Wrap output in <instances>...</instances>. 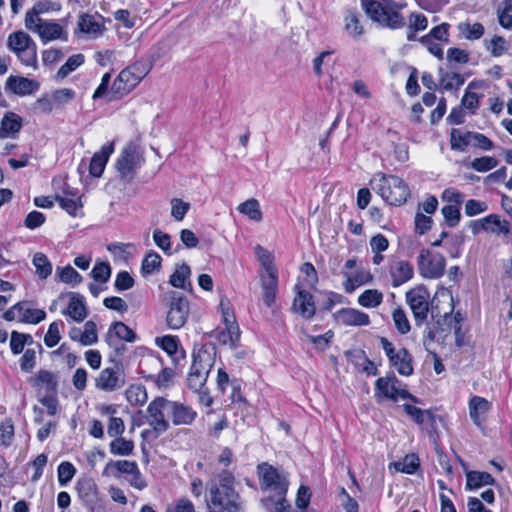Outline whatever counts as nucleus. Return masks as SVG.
Wrapping results in <instances>:
<instances>
[{
    "label": "nucleus",
    "mask_w": 512,
    "mask_h": 512,
    "mask_svg": "<svg viewBox=\"0 0 512 512\" xmlns=\"http://www.w3.org/2000/svg\"><path fill=\"white\" fill-rule=\"evenodd\" d=\"M360 4L366 16L382 28L398 30L407 24L406 18L401 13L407 6L404 1L360 0Z\"/></svg>",
    "instance_id": "obj_1"
},
{
    "label": "nucleus",
    "mask_w": 512,
    "mask_h": 512,
    "mask_svg": "<svg viewBox=\"0 0 512 512\" xmlns=\"http://www.w3.org/2000/svg\"><path fill=\"white\" fill-rule=\"evenodd\" d=\"M233 476L227 471L208 483L209 498L207 504L211 512H234L237 495L232 487Z\"/></svg>",
    "instance_id": "obj_2"
},
{
    "label": "nucleus",
    "mask_w": 512,
    "mask_h": 512,
    "mask_svg": "<svg viewBox=\"0 0 512 512\" xmlns=\"http://www.w3.org/2000/svg\"><path fill=\"white\" fill-rule=\"evenodd\" d=\"M373 189L389 204L401 205L410 195L407 184L399 177L378 173L372 180Z\"/></svg>",
    "instance_id": "obj_3"
},
{
    "label": "nucleus",
    "mask_w": 512,
    "mask_h": 512,
    "mask_svg": "<svg viewBox=\"0 0 512 512\" xmlns=\"http://www.w3.org/2000/svg\"><path fill=\"white\" fill-rule=\"evenodd\" d=\"M7 48L23 65L36 68L37 46L28 33L22 30L11 33L7 38Z\"/></svg>",
    "instance_id": "obj_4"
},
{
    "label": "nucleus",
    "mask_w": 512,
    "mask_h": 512,
    "mask_svg": "<svg viewBox=\"0 0 512 512\" xmlns=\"http://www.w3.org/2000/svg\"><path fill=\"white\" fill-rule=\"evenodd\" d=\"M213 364L214 355L207 349L201 348L193 353V362L187 376V385L192 391H201L207 381Z\"/></svg>",
    "instance_id": "obj_5"
},
{
    "label": "nucleus",
    "mask_w": 512,
    "mask_h": 512,
    "mask_svg": "<svg viewBox=\"0 0 512 512\" xmlns=\"http://www.w3.org/2000/svg\"><path fill=\"white\" fill-rule=\"evenodd\" d=\"M375 399L378 403L385 399L393 402H397L399 399H410L415 403L417 402V398L406 390L394 374L376 380Z\"/></svg>",
    "instance_id": "obj_6"
},
{
    "label": "nucleus",
    "mask_w": 512,
    "mask_h": 512,
    "mask_svg": "<svg viewBox=\"0 0 512 512\" xmlns=\"http://www.w3.org/2000/svg\"><path fill=\"white\" fill-rule=\"evenodd\" d=\"M169 298L166 322L170 329L177 330L182 328L187 322L189 316L188 299L175 291L167 293Z\"/></svg>",
    "instance_id": "obj_7"
},
{
    "label": "nucleus",
    "mask_w": 512,
    "mask_h": 512,
    "mask_svg": "<svg viewBox=\"0 0 512 512\" xmlns=\"http://www.w3.org/2000/svg\"><path fill=\"white\" fill-rule=\"evenodd\" d=\"M143 163L144 158L139 148L128 145L122 150L116 162V169L121 179L131 181Z\"/></svg>",
    "instance_id": "obj_8"
},
{
    "label": "nucleus",
    "mask_w": 512,
    "mask_h": 512,
    "mask_svg": "<svg viewBox=\"0 0 512 512\" xmlns=\"http://www.w3.org/2000/svg\"><path fill=\"white\" fill-rule=\"evenodd\" d=\"M258 473L262 487L273 496H285L288 490L287 477L275 467L262 463L258 465Z\"/></svg>",
    "instance_id": "obj_9"
},
{
    "label": "nucleus",
    "mask_w": 512,
    "mask_h": 512,
    "mask_svg": "<svg viewBox=\"0 0 512 512\" xmlns=\"http://www.w3.org/2000/svg\"><path fill=\"white\" fill-rule=\"evenodd\" d=\"M145 73L137 65L123 69L111 86L112 99H120L130 93L142 80Z\"/></svg>",
    "instance_id": "obj_10"
},
{
    "label": "nucleus",
    "mask_w": 512,
    "mask_h": 512,
    "mask_svg": "<svg viewBox=\"0 0 512 512\" xmlns=\"http://www.w3.org/2000/svg\"><path fill=\"white\" fill-rule=\"evenodd\" d=\"M381 347L389 359L391 366L402 376L413 374L412 357L405 348L395 349L394 345L385 337L380 338Z\"/></svg>",
    "instance_id": "obj_11"
},
{
    "label": "nucleus",
    "mask_w": 512,
    "mask_h": 512,
    "mask_svg": "<svg viewBox=\"0 0 512 512\" xmlns=\"http://www.w3.org/2000/svg\"><path fill=\"white\" fill-rule=\"evenodd\" d=\"M169 400L157 397L147 407V422L158 433H164L170 428L166 414L169 415Z\"/></svg>",
    "instance_id": "obj_12"
},
{
    "label": "nucleus",
    "mask_w": 512,
    "mask_h": 512,
    "mask_svg": "<svg viewBox=\"0 0 512 512\" xmlns=\"http://www.w3.org/2000/svg\"><path fill=\"white\" fill-rule=\"evenodd\" d=\"M126 383V377L121 365L114 363L104 368L95 379V387L104 392L121 389Z\"/></svg>",
    "instance_id": "obj_13"
},
{
    "label": "nucleus",
    "mask_w": 512,
    "mask_h": 512,
    "mask_svg": "<svg viewBox=\"0 0 512 512\" xmlns=\"http://www.w3.org/2000/svg\"><path fill=\"white\" fill-rule=\"evenodd\" d=\"M446 261L441 254H432L428 249H422L418 256V268L424 278L438 279L445 271Z\"/></svg>",
    "instance_id": "obj_14"
},
{
    "label": "nucleus",
    "mask_w": 512,
    "mask_h": 512,
    "mask_svg": "<svg viewBox=\"0 0 512 512\" xmlns=\"http://www.w3.org/2000/svg\"><path fill=\"white\" fill-rule=\"evenodd\" d=\"M429 294L423 288H415L406 293V301L412 310L416 324H421L426 318L429 310Z\"/></svg>",
    "instance_id": "obj_15"
},
{
    "label": "nucleus",
    "mask_w": 512,
    "mask_h": 512,
    "mask_svg": "<svg viewBox=\"0 0 512 512\" xmlns=\"http://www.w3.org/2000/svg\"><path fill=\"white\" fill-rule=\"evenodd\" d=\"M66 295L69 297V302L67 307L62 310V315L66 316L68 321L83 322L88 315L84 296L76 292H69Z\"/></svg>",
    "instance_id": "obj_16"
},
{
    "label": "nucleus",
    "mask_w": 512,
    "mask_h": 512,
    "mask_svg": "<svg viewBox=\"0 0 512 512\" xmlns=\"http://www.w3.org/2000/svg\"><path fill=\"white\" fill-rule=\"evenodd\" d=\"M334 320L344 326H368L369 315L355 308H342L333 314Z\"/></svg>",
    "instance_id": "obj_17"
},
{
    "label": "nucleus",
    "mask_w": 512,
    "mask_h": 512,
    "mask_svg": "<svg viewBox=\"0 0 512 512\" xmlns=\"http://www.w3.org/2000/svg\"><path fill=\"white\" fill-rule=\"evenodd\" d=\"M39 88L37 81L22 76H9L5 82V91L18 96L31 95Z\"/></svg>",
    "instance_id": "obj_18"
},
{
    "label": "nucleus",
    "mask_w": 512,
    "mask_h": 512,
    "mask_svg": "<svg viewBox=\"0 0 512 512\" xmlns=\"http://www.w3.org/2000/svg\"><path fill=\"white\" fill-rule=\"evenodd\" d=\"M295 291L296 295L292 305L293 311L301 315L303 318H312L316 311L312 294L301 289L299 286H296Z\"/></svg>",
    "instance_id": "obj_19"
},
{
    "label": "nucleus",
    "mask_w": 512,
    "mask_h": 512,
    "mask_svg": "<svg viewBox=\"0 0 512 512\" xmlns=\"http://www.w3.org/2000/svg\"><path fill=\"white\" fill-rule=\"evenodd\" d=\"M168 409L173 424L177 426L191 425L197 416V412L190 406L176 401L169 400Z\"/></svg>",
    "instance_id": "obj_20"
},
{
    "label": "nucleus",
    "mask_w": 512,
    "mask_h": 512,
    "mask_svg": "<svg viewBox=\"0 0 512 512\" xmlns=\"http://www.w3.org/2000/svg\"><path fill=\"white\" fill-rule=\"evenodd\" d=\"M389 274L392 286L399 287L413 277L414 269L408 261L394 260L389 264Z\"/></svg>",
    "instance_id": "obj_21"
},
{
    "label": "nucleus",
    "mask_w": 512,
    "mask_h": 512,
    "mask_svg": "<svg viewBox=\"0 0 512 512\" xmlns=\"http://www.w3.org/2000/svg\"><path fill=\"white\" fill-rule=\"evenodd\" d=\"M23 126L22 118L14 112H6L0 121V139H15Z\"/></svg>",
    "instance_id": "obj_22"
},
{
    "label": "nucleus",
    "mask_w": 512,
    "mask_h": 512,
    "mask_svg": "<svg viewBox=\"0 0 512 512\" xmlns=\"http://www.w3.org/2000/svg\"><path fill=\"white\" fill-rule=\"evenodd\" d=\"M469 416L473 423L481 426L485 420V415L490 411L492 404L481 396H473L468 403Z\"/></svg>",
    "instance_id": "obj_23"
},
{
    "label": "nucleus",
    "mask_w": 512,
    "mask_h": 512,
    "mask_svg": "<svg viewBox=\"0 0 512 512\" xmlns=\"http://www.w3.org/2000/svg\"><path fill=\"white\" fill-rule=\"evenodd\" d=\"M37 34L44 44L54 40L65 42L68 40V33L65 27L53 21H46Z\"/></svg>",
    "instance_id": "obj_24"
},
{
    "label": "nucleus",
    "mask_w": 512,
    "mask_h": 512,
    "mask_svg": "<svg viewBox=\"0 0 512 512\" xmlns=\"http://www.w3.org/2000/svg\"><path fill=\"white\" fill-rule=\"evenodd\" d=\"M137 463L129 460L109 461L103 469L102 475L119 478L121 474L130 475L136 470Z\"/></svg>",
    "instance_id": "obj_25"
},
{
    "label": "nucleus",
    "mask_w": 512,
    "mask_h": 512,
    "mask_svg": "<svg viewBox=\"0 0 512 512\" xmlns=\"http://www.w3.org/2000/svg\"><path fill=\"white\" fill-rule=\"evenodd\" d=\"M113 152V144L104 145L99 152H96L89 165V172L94 177H100L104 171L109 156Z\"/></svg>",
    "instance_id": "obj_26"
},
{
    "label": "nucleus",
    "mask_w": 512,
    "mask_h": 512,
    "mask_svg": "<svg viewBox=\"0 0 512 512\" xmlns=\"http://www.w3.org/2000/svg\"><path fill=\"white\" fill-rule=\"evenodd\" d=\"M113 337L118 339L134 342L136 339V334L123 322H114L105 337L106 342L112 346L114 344Z\"/></svg>",
    "instance_id": "obj_27"
},
{
    "label": "nucleus",
    "mask_w": 512,
    "mask_h": 512,
    "mask_svg": "<svg viewBox=\"0 0 512 512\" xmlns=\"http://www.w3.org/2000/svg\"><path fill=\"white\" fill-rule=\"evenodd\" d=\"M191 269L186 263H182L181 265H178L173 272V274L170 276L169 283L178 289H191Z\"/></svg>",
    "instance_id": "obj_28"
},
{
    "label": "nucleus",
    "mask_w": 512,
    "mask_h": 512,
    "mask_svg": "<svg viewBox=\"0 0 512 512\" xmlns=\"http://www.w3.org/2000/svg\"><path fill=\"white\" fill-rule=\"evenodd\" d=\"M457 30L459 32L460 38L470 40V41H475V40L480 39L485 33L484 26L479 22H474V23L469 22V21L460 22L457 25Z\"/></svg>",
    "instance_id": "obj_29"
},
{
    "label": "nucleus",
    "mask_w": 512,
    "mask_h": 512,
    "mask_svg": "<svg viewBox=\"0 0 512 512\" xmlns=\"http://www.w3.org/2000/svg\"><path fill=\"white\" fill-rule=\"evenodd\" d=\"M346 280L343 283L345 292L352 293L356 288L371 282L372 275L369 271L359 270L354 274H344Z\"/></svg>",
    "instance_id": "obj_30"
},
{
    "label": "nucleus",
    "mask_w": 512,
    "mask_h": 512,
    "mask_svg": "<svg viewBox=\"0 0 512 512\" xmlns=\"http://www.w3.org/2000/svg\"><path fill=\"white\" fill-rule=\"evenodd\" d=\"M483 221L485 232L496 235H506L510 232L509 222L506 220H501L500 217L496 214H490L486 217H483Z\"/></svg>",
    "instance_id": "obj_31"
},
{
    "label": "nucleus",
    "mask_w": 512,
    "mask_h": 512,
    "mask_svg": "<svg viewBox=\"0 0 512 512\" xmlns=\"http://www.w3.org/2000/svg\"><path fill=\"white\" fill-rule=\"evenodd\" d=\"M78 27L81 32L92 37H98L103 32V27L98 19L89 14H83L79 17Z\"/></svg>",
    "instance_id": "obj_32"
},
{
    "label": "nucleus",
    "mask_w": 512,
    "mask_h": 512,
    "mask_svg": "<svg viewBox=\"0 0 512 512\" xmlns=\"http://www.w3.org/2000/svg\"><path fill=\"white\" fill-rule=\"evenodd\" d=\"M56 201L69 215L77 217L82 214L83 204L81 202V197L78 194H73L72 197L57 195Z\"/></svg>",
    "instance_id": "obj_33"
},
{
    "label": "nucleus",
    "mask_w": 512,
    "mask_h": 512,
    "mask_svg": "<svg viewBox=\"0 0 512 512\" xmlns=\"http://www.w3.org/2000/svg\"><path fill=\"white\" fill-rule=\"evenodd\" d=\"M239 213L245 215L247 218L254 222H260L263 214L261 211L260 203L257 199L251 198L237 206Z\"/></svg>",
    "instance_id": "obj_34"
},
{
    "label": "nucleus",
    "mask_w": 512,
    "mask_h": 512,
    "mask_svg": "<svg viewBox=\"0 0 512 512\" xmlns=\"http://www.w3.org/2000/svg\"><path fill=\"white\" fill-rule=\"evenodd\" d=\"M428 27V20L422 13H411L408 18L407 40H415L416 33Z\"/></svg>",
    "instance_id": "obj_35"
},
{
    "label": "nucleus",
    "mask_w": 512,
    "mask_h": 512,
    "mask_svg": "<svg viewBox=\"0 0 512 512\" xmlns=\"http://www.w3.org/2000/svg\"><path fill=\"white\" fill-rule=\"evenodd\" d=\"M22 309L19 311V321L23 323L38 324L46 318V313L42 309L27 307L25 302H19Z\"/></svg>",
    "instance_id": "obj_36"
},
{
    "label": "nucleus",
    "mask_w": 512,
    "mask_h": 512,
    "mask_svg": "<svg viewBox=\"0 0 512 512\" xmlns=\"http://www.w3.org/2000/svg\"><path fill=\"white\" fill-rule=\"evenodd\" d=\"M127 401L133 406H142L148 400L146 388L141 384H133L125 391Z\"/></svg>",
    "instance_id": "obj_37"
},
{
    "label": "nucleus",
    "mask_w": 512,
    "mask_h": 512,
    "mask_svg": "<svg viewBox=\"0 0 512 512\" xmlns=\"http://www.w3.org/2000/svg\"><path fill=\"white\" fill-rule=\"evenodd\" d=\"M357 301L364 308H376L383 301V293L377 289H367L358 296Z\"/></svg>",
    "instance_id": "obj_38"
},
{
    "label": "nucleus",
    "mask_w": 512,
    "mask_h": 512,
    "mask_svg": "<svg viewBox=\"0 0 512 512\" xmlns=\"http://www.w3.org/2000/svg\"><path fill=\"white\" fill-rule=\"evenodd\" d=\"M493 483L494 478L487 472L472 471L467 474L466 487L468 489H478Z\"/></svg>",
    "instance_id": "obj_39"
},
{
    "label": "nucleus",
    "mask_w": 512,
    "mask_h": 512,
    "mask_svg": "<svg viewBox=\"0 0 512 512\" xmlns=\"http://www.w3.org/2000/svg\"><path fill=\"white\" fill-rule=\"evenodd\" d=\"M419 465V458L415 454H408L402 460L392 463L390 467H393L397 472L414 474Z\"/></svg>",
    "instance_id": "obj_40"
},
{
    "label": "nucleus",
    "mask_w": 512,
    "mask_h": 512,
    "mask_svg": "<svg viewBox=\"0 0 512 512\" xmlns=\"http://www.w3.org/2000/svg\"><path fill=\"white\" fill-rule=\"evenodd\" d=\"M56 275L61 282L73 287L82 282V276L70 265L57 267Z\"/></svg>",
    "instance_id": "obj_41"
},
{
    "label": "nucleus",
    "mask_w": 512,
    "mask_h": 512,
    "mask_svg": "<svg viewBox=\"0 0 512 512\" xmlns=\"http://www.w3.org/2000/svg\"><path fill=\"white\" fill-rule=\"evenodd\" d=\"M484 45L486 50L493 57H500L504 55L509 48L508 42L502 37L495 35L489 41L485 40Z\"/></svg>",
    "instance_id": "obj_42"
},
{
    "label": "nucleus",
    "mask_w": 512,
    "mask_h": 512,
    "mask_svg": "<svg viewBox=\"0 0 512 512\" xmlns=\"http://www.w3.org/2000/svg\"><path fill=\"white\" fill-rule=\"evenodd\" d=\"M254 250L255 255L262 267L261 272H273L277 270L274 264V256L270 251H268L261 245H256Z\"/></svg>",
    "instance_id": "obj_43"
},
{
    "label": "nucleus",
    "mask_w": 512,
    "mask_h": 512,
    "mask_svg": "<svg viewBox=\"0 0 512 512\" xmlns=\"http://www.w3.org/2000/svg\"><path fill=\"white\" fill-rule=\"evenodd\" d=\"M115 439L110 443V453L113 455L128 456L134 450V443L131 440H126L120 436L114 437Z\"/></svg>",
    "instance_id": "obj_44"
},
{
    "label": "nucleus",
    "mask_w": 512,
    "mask_h": 512,
    "mask_svg": "<svg viewBox=\"0 0 512 512\" xmlns=\"http://www.w3.org/2000/svg\"><path fill=\"white\" fill-rule=\"evenodd\" d=\"M33 265L36 268V274L41 279H46L52 273V264L47 258V256L43 253H36L33 256Z\"/></svg>",
    "instance_id": "obj_45"
},
{
    "label": "nucleus",
    "mask_w": 512,
    "mask_h": 512,
    "mask_svg": "<svg viewBox=\"0 0 512 512\" xmlns=\"http://www.w3.org/2000/svg\"><path fill=\"white\" fill-rule=\"evenodd\" d=\"M35 385L45 389L47 393H52L56 391L57 381L52 372L41 370L36 376Z\"/></svg>",
    "instance_id": "obj_46"
},
{
    "label": "nucleus",
    "mask_w": 512,
    "mask_h": 512,
    "mask_svg": "<svg viewBox=\"0 0 512 512\" xmlns=\"http://www.w3.org/2000/svg\"><path fill=\"white\" fill-rule=\"evenodd\" d=\"M239 339L240 330L237 323L225 325V329L221 331L219 334V340L223 344H228L231 347H235L239 342Z\"/></svg>",
    "instance_id": "obj_47"
},
{
    "label": "nucleus",
    "mask_w": 512,
    "mask_h": 512,
    "mask_svg": "<svg viewBox=\"0 0 512 512\" xmlns=\"http://www.w3.org/2000/svg\"><path fill=\"white\" fill-rule=\"evenodd\" d=\"M403 409L405 413L418 425L424 424V422L429 419H433V414L429 410H422L416 406L411 404H403Z\"/></svg>",
    "instance_id": "obj_48"
},
{
    "label": "nucleus",
    "mask_w": 512,
    "mask_h": 512,
    "mask_svg": "<svg viewBox=\"0 0 512 512\" xmlns=\"http://www.w3.org/2000/svg\"><path fill=\"white\" fill-rule=\"evenodd\" d=\"M84 63V55L83 54H75L70 56L66 63L63 64L58 72L57 77L59 79L66 78L71 72L76 70L78 67H80Z\"/></svg>",
    "instance_id": "obj_49"
},
{
    "label": "nucleus",
    "mask_w": 512,
    "mask_h": 512,
    "mask_svg": "<svg viewBox=\"0 0 512 512\" xmlns=\"http://www.w3.org/2000/svg\"><path fill=\"white\" fill-rule=\"evenodd\" d=\"M345 30L352 38H358L364 33L363 26L355 12H349L345 16Z\"/></svg>",
    "instance_id": "obj_50"
},
{
    "label": "nucleus",
    "mask_w": 512,
    "mask_h": 512,
    "mask_svg": "<svg viewBox=\"0 0 512 512\" xmlns=\"http://www.w3.org/2000/svg\"><path fill=\"white\" fill-rule=\"evenodd\" d=\"M63 326V322L61 320L52 322L48 330L44 336V343L47 347L52 348L56 346L60 340V328Z\"/></svg>",
    "instance_id": "obj_51"
},
{
    "label": "nucleus",
    "mask_w": 512,
    "mask_h": 512,
    "mask_svg": "<svg viewBox=\"0 0 512 512\" xmlns=\"http://www.w3.org/2000/svg\"><path fill=\"white\" fill-rule=\"evenodd\" d=\"M499 24L505 29L512 28V0H503L498 9Z\"/></svg>",
    "instance_id": "obj_52"
},
{
    "label": "nucleus",
    "mask_w": 512,
    "mask_h": 512,
    "mask_svg": "<svg viewBox=\"0 0 512 512\" xmlns=\"http://www.w3.org/2000/svg\"><path fill=\"white\" fill-rule=\"evenodd\" d=\"M498 165L497 159L491 156H483L480 158H475L470 163V167L477 172H487L492 170Z\"/></svg>",
    "instance_id": "obj_53"
},
{
    "label": "nucleus",
    "mask_w": 512,
    "mask_h": 512,
    "mask_svg": "<svg viewBox=\"0 0 512 512\" xmlns=\"http://www.w3.org/2000/svg\"><path fill=\"white\" fill-rule=\"evenodd\" d=\"M392 318L397 331L405 335L410 331V322L403 309L397 308L392 313Z\"/></svg>",
    "instance_id": "obj_54"
},
{
    "label": "nucleus",
    "mask_w": 512,
    "mask_h": 512,
    "mask_svg": "<svg viewBox=\"0 0 512 512\" xmlns=\"http://www.w3.org/2000/svg\"><path fill=\"white\" fill-rule=\"evenodd\" d=\"M161 265V257L156 252L148 253L142 261L141 271L143 275H149Z\"/></svg>",
    "instance_id": "obj_55"
},
{
    "label": "nucleus",
    "mask_w": 512,
    "mask_h": 512,
    "mask_svg": "<svg viewBox=\"0 0 512 512\" xmlns=\"http://www.w3.org/2000/svg\"><path fill=\"white\" fill-rule=\"evenodd\" d=\"M171 205V216L176 221H182L190 209V204L188 202H184L180 198H172L170 201Z\"/></svg>",
    "instance_id": "obj_56"
},
{
    "label": "nucleus",
    "mask_w": 512,
    "mask_h": 512,
    "mask_svg": "<svg viewBox=\"0 0 512 512\" xmlns=\"http://www.w3.org/2000/svg\"><path fill=\"white\" fill-rule=\"evenodd\" d=\"M24 23L29 31L37 34L46 21L40 18V15L35 13L32 9H29L25 14Z\"/></svg>",
    "instance_id": "obj_57"
},
{
    "label": "nucleus",
    "mask_w": 512,
    "mask_h": 512,
    "mask_svg": "<svg viewBox=\"0 0 512 512\" xmlns=\"http://www.w3.org/2000/svg\"><path fill=\"white\" fill-rule=\"evenodd\" d=\"M76 473L72 463L64 461L58 466V481L61 486L67 485Z\"/></svg>",
    "instance_id": "obj_58"
},
{
    "label": "nucleus",
    "mask_w": 512,
    "mask_h": 512,
    "mask_svg": "<svg viewBox=\"0 0 512 512\" xmlns=\"http://www.w3.org/2000/svg\"><path fill=\"white\" fill-rule=\"evenodd\" d=\"M441 213L450 227H455L460 221V208L457 205L448 204L442 207Z\"/></svg>",
    "instance_id": "obj_59"
},
{
    "label": "nucleus",
    "mask_w": 512,
    "mask_h": 512,
    "mask_svg": "<svg viewBox=\"0 0 512 512\" xmlns=\"http://www.w3.org/2000/svg\"><path fill=\"white\" fill-rule=\"evenodd\" d=\"M464 83V78L458 73H445L440 78V85L444 90L459 88Z\"/></svg>",
    "instance_id": "obj_60"
},
{
    "label": "nucleus",
    "mask_w": 512,
    "mask_h": 512,
    "mask_svg": "<svg viewBox=\"0 0 512 512\" xmlns=\"http://www.w3.org/2000/svg\"><path fill=\"white\" fill-rule=\"evenodd\" d=\"M153 240L155 244L163 250L164 253L171 255L173 253L172 251V245H171V237L169 234L156 229L153 232Z\"/></svg>",
    "instance_id": "obj_61"
},
{
    "label": "nucleus",
    "mask_w": 512,
    "mask_h": 512,
    "mask_svg": "<svg viewBox=\"0 0 512 512\" xmlns=\"http://www.w3.org/2000/svg\"><path fill=\"white\" fill-rule=\"evenodd\" d=\"M14 437V425L11 419H6L0 424V445L8 447Z\"/></svg>",
    "instance_id": "obj_62"
},
{
    "label": "nucleus",
    "mask_w": 512,
    "mask_h": 512,
    "mask_svg": "<svg viewBox=\"0 0 512 512\" xmlns=\"http://www.w3.org/2000/svg\"><path fill=\"white\" fill-rule=\"evenodd\" d=\"M450 143L453 150L463 151L471 143V139L468 137V132L463 134L459 130L453 129L451 131Z\"/></svg>",
    "instance_id": "obj_63"
},
{
    "label": "nucleus",
    "mask_w": 512,
    "mask_h": 512,
    "mask_svg": "<svg viewBox=\"0 0 512 512\" xmlns=\"http://www.w3.org/2000/svg\"><path fill=\"white\" fill-rule=\"evenodd\" d=\"M79 496L86 502H93L97 498V486L92 481H85L78 487Z\"/></svg>",
    "instance_id": "obj_64"
}]
</instances>
